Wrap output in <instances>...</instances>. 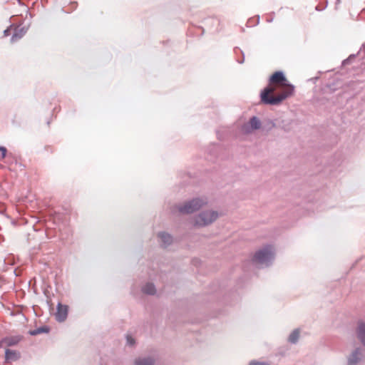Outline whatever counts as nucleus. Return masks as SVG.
Listing matches in <instances>:
<instances>
[{
	"instance_id": "1",
	"label": "nucleus",
	"mask_w": 365,
	"mask_h": 365,
	"mask_svg": "<svg viewBox=\"0 0 365 365\" xmlns=\"http://www.w3.org/2000/svg\"><path fill=\"white\" fill-rule=\"evenodd\" d=\"M275 257V251L272 245H266L257 250L252 259L253 262L260 268L270 266Z\"/></svg>"
},
{
	"instance_id": "2",
	"label": "nucleus",
	"mask_w": 365,
	"mask_h": 365,
	"mask_svg": "<svg viewBox=\"0 0 365 365\" xmlns=\"http://www.w3.org/2000/svg\"><path fill=\"white\" fill-rule=\"evenodd\" d=\"M290 88L288 91H285L277 96H269L270 93L274 92V88L271 87L265 88L260 94L261 101L266 105H278L285 100L287 97L291 96L294 91V86L289 85Z\"/></svg>"
},
{
	"instance_id": "3",
	"label": "nucleus",
	"mask_w": 365,
	"mask_h": 365,
	"mask_svg": "<svg viewBox=\"0 0 365 365\" xmlns=\"http://www.w3.org/2000/svg\"><path fill=\"white\" fill-rule=\"evenodd\" d=\"M220 214L213 210H205L200 212L192 219V225L196 228H202L211 225L219 217Z\"/></svg>"
},
{
	"instance_id": "4",
	"label": "nucleus",
	"mask_w": 365,
	"mask_h": 365,
	"mask_svg": "<svg viewBox=\"0 0 365 365\" xmlns=\"http://www.w3.org/2000/svg\"><path fill=\"white\" fill-rule=\"evenodd\" d=\"M207 204L208 200L205 197H194L182 205L175 206L174 209L182 214H192L205 207Z\"/></svg>"
},
{
	"instance_id": "5",
	"label": "nucleus",
	"mask_w": 365,
	"mask_h": 365,
	"mask_svg": "<svg viewBox=\"0 0 365 365\" xmlns=\"http://www.w3.org/2000/svg\"><path fill=\"white\" fill-rule=\"evenodd\" d=\"M262 123L257 116H252L250 120L242 126V131L245 134L252 133L254 130L261 128Z\"/></svg>"
},
{
	"instance_id": "6",
	"label": "nucleus",
	"mask_w": 365,
	"mask_h": 365,
	"mask_svg": "<svg viewBox=\"0 0 365 365\" xmlns=\"http://www.w3.org/2000/svg\"><path fill=\"white\" fill-rule=\"evenodd\" d=\"M363 349L361 347L355 348L347 357V365H358L363 359Z\"/></svg>"
},
{
	"instance_id": "7",
	"label": "nucleus",
	"mask_w": 365,
	"mask_h": 365,
	"mask_svg": "<svg viewBox=\"0 0 365 365\" xmlns=\"http://www.w3.org/2000/svg\"><path fill=\"white\" fill-rule=\"evenodd\" d=\"M68 307L67 305L58 303L57 309L55 314L56 319L58 322H64L68 316Z\"/></svg>"
},
{
	"instance_id": "8",
	"label": "nucleus",
	"mask_w": 365,
	"mask_h": 365,
	"mask_svg": "<svg viewBox=\"0 0 365 365\" xmlns=\"http://www.w3.org/2000/svg\"><path fill=\"white\" fill-rule=\"evenodd\" d=\"M356 334L358 340L365 347V322L360 320L357 323Z\"/></svg>"
},
{
	"instance_id": "9",
	"label": "nucleus",
	"mask_w": 365,
	"mask_h": 365,
	"mask_svg": "<svg viewBox=\"0 0 365 365\" xmlns=\"http://www.w3.org/2000/svg\"><path fill=\"white\" fill-rule=\"evenodd\" d=\"M158 237L160 240L161 246L165 248L170 246L173 242V236L167 232H160Z\"/></svg>"
},
{
	"instance_id": "10",
	"label": "nucleus",
	"mask_w": 365,
	"mask_h": 365,
	"mask_svg": "<svg viewBox=\"0 0 365 365\" xmlns=\"http://www.w3.org/2000/svg\"><path fill=\"white\" fill-rule=\"evenodd\" d=\"M26 31H27V28H26V27L16 28L14 29V32L13 35L11 37V39H10L11 42L14 43V42L18 41L19 39L21 38L25 35Z\"/></svg>"
},
{
	"instance_id": "11",
	"label": "nucleus",
	"mask_w": 365,
	"mask_h": 365,
	"mask_svg": "<svg viewBox=\"0 0 365 365\" xmlns=\"http://www.w3.org/2000/svg\"><path fill=\"white\" fill-rule=\"evenodd\" d=\"M155 360L150 356L137 358L134 361V365H154Z\"/></svg>"
},
{
	"instance_id": "12",
	"label": "nucleus",
	"mask_w": 365,
	"mask_h": 365,
	"mask_svg": "<svg viewBox=\"0 0 365 365\" xmlns=\"http://www.w3.org/2000/svg\"><path fill=\"white\" fill-rule=\"evenodd\" d=\"M269 81L273 83H282L286 81V77L282 71H276L271 76Z\"/></svg>"
},
{
	"instance_id": "13",
	"label": "nucleus",
	"mask_w": 365,
	"mask_h": 365,
	"mask_svg": "<svg viewBox=\"0 0 365 365\" xmlns=\"http://www.w3.org/2000/svg\"><path fill=\"white\" fill-rule=\"evenodd\" d=\"M21 340V338L19 336H14V337H6L1 340L0 342L1 346L2 344H5L8 346L16 345L19 343V341Z\"/></svg>"
},
{
	"instance_id": "14",
	"label": "nucleus",
	"mask_w": 365,
	"mask_h": 365,
	"mask_svg": "<svg viewBox=\"0 0 365 365\" xmlns=\"http://www.w3.org/2000/svg\"><path fill=\"white\" fill-rule=\"evenodd\" d=\"M20 357V354L16 351L6 349L5 359L6 361H16Z\"/></svg>"
},
{
	"instance_id": "15",
	"label": "nucleus",
	"mask_w": 365,
	"mask_h": 365,
	"mask_svg": "<svg viewBox=\"0 0 365 365\" xmlns=\"http://www.w3.org/2000/svg\"><path fill=\"white\" fill-rule=\"evenodd\" d=\"M143 292L150 295H154L156 293V288L153 283H147L143 288Z\"/></svg>"
},
{
	"instance_id": "16",
	"label": "nucleus",
	"mask_w": 365,
	"mask_h": 365,
	"mask_svg": "<svg viewBox=\"0 0 365 365\" xmlns=\"http://www.w3.org/2000/svg\"><path fill=\"white\" fill-rule=\"evenodd\" d=\"M49 331H50V329L48 327L43 326V327H38L34 330L29 331V333L31 336H35V335H37L41 333H48Z\"/></svg>"
},
{
	"instance_id": "17",
	"label": "nucleus",
	"mask_w": 365,
	"mask_h": 365,
	"mask_svg": "<svg viewBox=\"0 0 365 365\" xmlns=\"http://www.w3.org/2000/svg\"><path fill=\"white\" fill-rule=\"evenodd\" d=\"M299 337V329H294L292 331V332L290 334L289 336V341L292 344H296Z\"/></svg>"
},
{
	"instance_id": "18",
	"label": "nucleus",
	"mask_w": 365,
	"mask_h": 365,
	"mask_svg": "<svg viewBox=\"0 0 365 365\" xmlns=\"http://www.w3.org/2000/svg\"><path fill=\"white\" fill-rule=\"evenodd\" d=\"M249 365H270V364L266 361H257L255 360H252L249 363Z\"/></svg>"
},
{
	"instance_id": "19",
	"label": "nucleus",
	"mask_w": 365,
	"mask_h": 365,
	"mask_svg": "<svg viewBox=\"0 0 365 365\" xmlns=\"http://www.w3.org/2000/svg\"><path fill=\"white\" fill-rule=\"evenodd\" d=\"M126 341H127V344L130 346H133L135 344L134 339L130 336H126Z\"/></svg>"
},
{
	"instance_id": "20",
	"label": "nucleus",
	"mask_w": 365,
	"mask_h": 365,
	"mask_svg": "<svg viewBox=\"0 0 365 365\" xmlns=\"http://www.w3.org/2000/svg\"><path fill=\"white\" fill-rule=\"evenodd\" d=\"M0 152L1 153V158H4L6 153V149L5 147L0 146Z\"/></svg>"
},
{
	"instance_id": "21",
	"label": "nucleus",
	"mask_w": 365,
	"mask_h": 365,
	"mask_svg": "<svg viewBox=\"0 0 365 365\" xmlns=\"http://www.w3.org/2000/svg\"><path fill=\"white\" fill-rule=\"evenodd\" d=\"M355 55H351L348 58L345 59L344 61H343V64H346L348 63V62L349 61L350 58H352V57H354Z\"/></svg>"
},
{
	"instance_id": "22",
	"label": "nucleus",
	"mask_w": 365,
	"mask_h": 365,
	"mask_svg": "<svg viewBox=\"0 0 365 365\" xmlns=\"http://www.w3.org/2000/svg\"><path fill=\"white\" fill-rule=\"evenodd\" d=\"M9 32L10 31H9V29H6V30H4V34L5 36H9Z\"/></svg>"
},
{
	"instance_id": "23",
	"label": "nucleus",
	"mask_w": 365,
	"mask_h": 365,
	"mask_svg": "<svg viewBox=\"0 0 365 365\" xmlns=\"http://www.w3.org/2000/svg\"><path fill=\"white\" fill-rule=\"evenodd\" d=\"M275 127V123L273 121H270V127L269 128H272Z\"/></svg>"
}]
</instances>
